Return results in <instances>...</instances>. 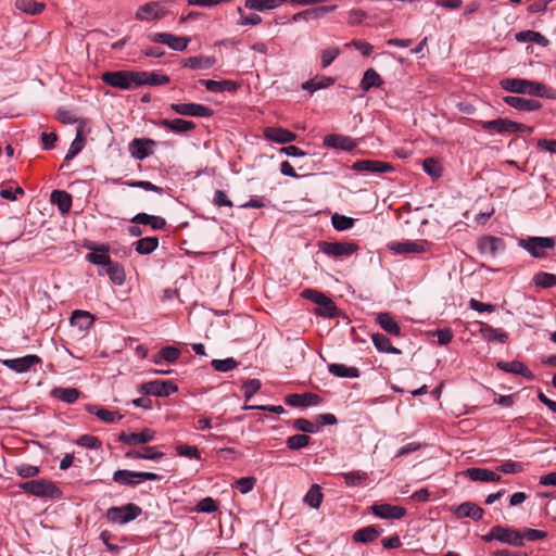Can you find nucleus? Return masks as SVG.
Here are the masks:
<instances>
[{
  "mask_svg": "<svg viewBox=\"0 0 556 556\" xmlns=\"http://www.w3.org/2000/svg\"><path fill=\"white\" fill-rule=\"evenodd\" d=\"M500 86L508 92L556 100V90L540 81L523 78H504L500 80Z\"/></svg>",
  "mask_w": 556,
  "mask_h": 556,
  "instance_id": "obj_1",
  "label": "nucleus"
},
{
  "mask_svg": "<svg viewBox=\"0 0 556 556\" xmlns=\"http://www.w3.org/2000/svg\"><path fill=\"white\" fill-rule=\"evenodd\" d=\"M555 239L552 237H527L518 240V247L526 250L532 257L544 258L546 251L555 248Z\"/></svg>",
  "mask_w": 556,
  "mask_h": 556,
  "instance_id": "obj_2",
  "label": "nucleus"
},
{
  "mask_svg": "<svg viewBox=\"0 0 556 556\" xmlns=\"http://www.w3.org/2000/svg\"><path fill=\"white\" fill-rule=\"evenodd\" d=\"M137 71H108L101 74V80L119 90H130L136 87Z\"/></svg>",
  "mask_w": 556,
  "mask_h": 556,
  "instance_id": "obj_3",
  "label": "nucleus"
},
{
  "mask_svg": "<svg viewBox=\"0 0 556 556\" xmlns=\"http://www.w3.org/2000/svg\"><path fill=\"white\" fill-rule=\"evenodd\" d=\"M302 295L317 305L314 311L316 315L327 318H333L338 315L333 301L326 294L313 289H306L302 292Z\"/></svg>",
  "mask_w": 556,
  "mask_h": 556,
  "instance_id": "obj_4",
  "label": "nucleus"
},
{
  "mask_svg": "<svg viewBox=\"0 0 556 556\" xmlns=\"http://www.w3.org/2000/svg\"><path fill=\"white\" fill-rule=\"evenodd\" d=\"M20 489L37 497L58 498L61 495V491L55 484L46 479L23 482L20 484Z\"/></svg>",
  "mask_w": 556,
  "mask_h": 556,
  "instance_id": "obj_5",
  "label": "nucleus"
},
{
  "mask_svg": "<svg viewBox=\"0 0 556 556\" xmlns=\"http://www.w3.org/2000/svg\"><path fill=\"white\" fill-rule=\"evenodd\" d=\"M141 507L129 503L123 506H114L109 508L106 510V518L112 523L125 525L135 520L141 515Z\"/></svg>",
  "mask_w": 556,
  "mask_h": 556,
  "instance_id": "obj_6",
  "label": "nucleus"
},
{
  "mask_svg": "<svg viewBox=\"0 0 556 556\" xmlns=\"http://www.w3.org/2000/svg\"><path fill=\"white\" fill-rule=\"evenodd\" d=\"M162 477L154 472L132 471L126 469L116 470L113 473V481L121 485L135 486L144 480H161Z\"/></svg>",
  "mask_w": 556,
  "mask_h": 556,
  "instance_id": "obj_7",
  "label": "nucleus"
},
{
  "mask_svg": "<svg viewBox=\"0 0 556 556\" xmlns=\"http://www.w3.org/2000/svg\"><path fill=\"white\" fill-rule=\"evenodd\" d=\"M148 39L154 43L166 45L175 51L186 50L189 42L191 41L190 37L176 36L170 33H153L148 35Z\"/></svg>",
  "mask_w": 556,
  "mask_h": 556,
  "instance_id": "obj_8",
  "label": "nucleus"
},
{
  "mask_svg": "<svg viewBox=\"0 0 556 556\" xmlns=\"http://www.w3.org/2000/svg\"><path fill=\"white\" fill-rule=\"evenodd\" d=\"M170 110L176 114L190 117H212L214 110L199 103H172Z\"/></svg>",
  "mask_w": 556,
  "mask_h": 556,
  "instance_id": "obj_9",
  "label": "nucleus"
},
{
  "mask_svg": "<svg viewBox=\"0 0 556 556\" xmlns=\"http://www.w3.org/2000/svg\"><path fill=\"white\" fill-rule=\"evenodd\" d=\"M178 387L168 380H153L142 383L139 391L147 395L168 396L175 393Z\"/></svg>",
  "mask_w": 556,
  "mask_h": 556,
  "instance_id": "obj_10",
  "label": "nucleus"
},
{
  "mask_svg": "<svg viewBox=\"0 0 556 556\" xmlns=\"http://www.w3.org/2000/svg\"><path fill=\"white\" fill-rule=\"evenodd\" d=\"M477 123L483 130H493L500 135L516 134L517 129L520 128L517 122L502 117L492 121H478Z\"/></svg>",
  "mask_w": 556,
  "mask_h": 556,
  "instance_id": "obj_11",
  "label": "nucleus"
},
{
  "mask_svg": "<svg viewBox=\"0 0 556 556\" xmlns=\"http://www.w3.org/2000/svg\"><path fill=\"white\" fill-rule=\"evenodd\" d=\"M164 3H166V1H151L139 7L136 12V18L139 21L163 18L167 14Z\"/></svg>",
  "mask_w": 556,
  "mask_h": 556,
  "instance_id": "obj_12",
  "label": "nucleus"
},
{
  "mask_svg": "<svg viewBox=\"0 0 556 556\" xmlns=\"http://www.w3.org/2000/svg\"><path fill=\"white\" fill-rule=\"evenodd\" d=\"M156 141L150 138H135L129 142L128 150L135 160L142 161L153 153Z\"/></svg>",
  "mask_w": 556,
  "mask_h": 556,
  "instance_id": "obj_13",
  "label": "nucleus"
},
{
  "mask_svg": "<svg viewBox=\"0 0 556 556\" xmlns=\"http://www.w3.org/2000/svg\"><path fill=\"white\" fill-rule=\"evenodd\" d=\"M0 362L9 369L22 374L40 364L41 359L37 355L29 354L18 358L2 359Z\"/></svg>",
  "mask_w": 556,
  "mask_h": 556,
  "instance_id": "obj_14",
  "label": "nucleus"
},
{
  "mask_svg": "<svg viewBox=\"0 0 556 556\" xmlns=\"http://www.w3.org/2000/svg\"><path fill=\"white\" fill-rule=\"evenodd\" d=\"M321 251L333 257L349 256L357 251V244L353 242H323Z\"/></svg>",
  "mask_w": 556,
  "mask_h": 556,
  "instance_id": "obj_15",
  "label": "nucleus"
},
{
  "mask_svg": "<svg viewBox=\"0 0 556 556\" xmlns=\"http://www.w3.org/2000/svg\"><path fill=\"white\" fill-rule=\"evenodd\" d=\"M503 239L493 236H484L478 240V250L483 255L495 257L498 252L505 250Z\"/></svg>",
  "mask_w": 556,
  "mask_h": 556,
  "instance_id": "obj_16",
  "label": "nucleus"
},
{
  "mask_svg": "<svg viewBox=\"0 0 556 556\" xmlns=\"http://www.w3.org/2000/svg\"><path fill=\"white\" fill-rule=\"evenodd\" d=\"M351 168L355 172L369 173H388L394 169L390 163L378 160H358L352 164Z\"/></svg>",
  "mask_w": 556,
  "mask_h": 556,
  "instance_id": "obj_17",
  "label": "nucleus"
},
{
  "mask_svg": "<svg viewBox=\"0 0 556 556\" xmlns=\"http://www.w3.org/2000/svg\"><path fill=\"white\" fill-rule=\"evenodd\" d=\"M263 136L266 140L279 144H285L294 141L298 138L295 132L282 127H265Z\"/></svg>",
  "mask_w": 556,
  "mask_h": 556,
  "instance_id": "obj_18",
  "label": "nucleus"
},
{
  "mask_svg": "<svg viewBox=\"0 0 556 556\" xmlns=\"http://www.w3.org/2000/svg\"><path fill=\"white\" fill-rule=\"evenodd\" d=\"M372 514L381 519H401L405 516L406 509L402 506L391 504H375L371 506Z\"/></svg>",
  "mask_w": 556,
  "mask_h": 556,
  "instance_id": "obj_19",
  "label": "nucleus"
},
{
  "mask_svg": "<svg viewBox=\"0 0 556 556\" xmlns=\"http://www.w3.org/2000/svg\"><path fill=\"white\" fill-rule=\"evenodd\" d=\"M503 101L510 108H514L520 112H532L542 108V103L538 100L526 99L517 96H505Z\"/></svg>",
  "mask_w": 556,
  "mask_h": 556,
  "instance_id": "obj_20",
  "label": "nucleus"
},
{
  "mask_svg": "<svg viewBox=\"0 0 556 556\" xmlns=\"http://www.w3.org/2000/svg\"><path fill=\"white\" fill-rule=\"evenodd\" d=\"M136 87L141 86H163L170 83V77L157 72L137 71Z\"/></svg>",
  "mask_w": 556,
  "mask_h": 556,
  "instance_id": "obj_21",
  "label": "nucleus"
},
{
  "mask_svg": "<svg viewBox=\"0 0 556 556\" xmlns=\"http://www.w3.org/2000/svg\"><path fill=\"white\" fill-rule=\"evenodd\" d=\"M157 126L170 130L174 134H186L197 128V125L192 121L184 118L167 119L162 118L156 123Z\"/></svg>",
  "mask_w": 556,
  "mask_h": 556,
  "instance_id": "obj_22",
  "label": "nucleus"
},
{
  "mask_svg": "<svg viewBox=\"0 0 556 556\" xmlns=\"http://www.w3.org/2000/svg\"><path fill=\"white\" fill-rule=\"evenodd\" d=\"M323 143L328 149H338L343 151H352L356 147V143L352 138L339 134L325 136Z\"/></svg>",
  "mask_w": 556,
  "mask_h": 556,
  "instance_id": "obj_23",
  "label": "nucleus"
},
{
  "mask_svg": "<svg viewBox=\"0 0 556 556\" xmlns=\"http://www.w3.org/2000/svg\"><path fill=\"white\" fill-rule=\"evenodd\" d=\"M337 10V5H321L316 8L306 9L292 16L294 22L309 21L324 17L326 14Z\"/></svg>",
  "mask_w": 556,
  "mask_h": 556,
  "instance_id": "obj_24",
  "label": "nucleus"
},
{
  "mask_svg": "<svg viewBox=\"0 0 556 556\" xmlns=\"http://www.w3.org/2000/svg\"><path fill=\"white\" fill-rule=\"evenodd\" d=\"M286 403L290 406L295 407H306V406H315L321 403V399L319 395L315 393H293L287 396Z\"/></svg>",
  "mask_w": 556,
  "mask_h": 556,
  "instance_id": "obj_25",
  "label": "nucleus"
},
{
  "mask_svg": "<svg viewBox=\"0 0 556 556\" xmlns=\"http://www.w3.org/2000/svg\"><path fill=\"white\" fill-rule=\"evenodd\" d=\"M154 439V432L150 429H144L141 432H132L126 433L122 432L119 434L118 441L129 445H138L146 444L151 442Z\"/></svg>",
  "mask_w": 556,
  "mask_h": 556,
  "instance_id": "obj_26",
  "label": "nucleus"
},
{
  "mask_svg": "<svg viewBox=\"0 0 556 556\" xmlns=\"http://www.w3.org/2000/svg\"><path fill=\"white\" fill-rule=\"evenodd\" d=\"M454 514L458 518H471L475 521H479L482 519L484 511L477 504L465 502L455 508Z\"/></svg>",
  "mask_w": 556,
  "mask_h": 556,
  "instance_id": "obj_27",
  "label": "nucleus"
},
{
  "mask_svg": "<svg viewBox=\"0 0 556 556\" xmlns=\"http://www.w3.org/2000/svg\"><path fill=\"white\" fill-rule=\"evenodd\" d=\"M497 530V541L502 543H507L513 546H522L523 545V535H521V532L517 530H513L509 528H504L501 526H496Z\"/></svg>",
  "mask_w": 556,
  "mask_h": 556,
  "instance_id": "obj_28",
  "label": "nucleus"
},
{
  "mask_svg": "<svg viewBox=\"0 0 556 556\" xmlns=\"http://www.w3.org/2000/svg\"><path fill=\"white\" fill-rule=\"evenodd\" d=\"M496 366L503 371L520 375L530 380L534 378L532 371L523 363L519 361L498 362Z\"/></svg>",
  "mask_w": 556,
  "mask_h": 556,
  "instance_id": "obj_29",
  "label": "nucleus"
},
{
  "mask_svg": "<svg viewBox=\"0 0 556 556\" xmlns=\"http://www.w3.org/2000/svg\"><path fill=\"white\" fill-rule=\"evenodd\" d=\"M216 63V59L214 56L206 55H194L181 61V65L184 67H189L191 70H207L214 66Z\"/></svg>",
  "mask_w": 556,
  "mask_h": 556,
  "instance_id": "obj_30",
  "label": "nucleus"
},
{
  "mask_svg": "<svg viewBox=\"0 0 556 556\" xmlns=\"http://www.w3.org/2000/svg\"><path fill=\"white\" fill-rule=\"evenodd\" d=\"M376 321L386 332L395 337L401 336V328L391 314L379 313L377 314Z\"/></svg>",
  "mask_w": 556,
  "mask_h": 556,
  "instance_id": "obj_31",
  "label": "nucleus"
},
{
  "mask_svg": "<svg viewBox=\"0 0 556 556\" xmlns=\"http://www.w3.org/2000/svg\"><path fill=\"white\" fill-rule=\"evenodd\" d=\"M467 476L472 481L481 482H497L501 480V476L492 470L485 468H469Z\"/></svg>",
  "mask_w": 556,
  "mask_h": 556,
  "instance_id": "obj_32",
  "label": "nucleus"
},
{
  "mask_svg": "<svg viewBox=\"0 0 556 556\" xmlns=\"http://www.w3.org/2000/svg\"><path fill=\"white\" fill-rule=\"evenodd\" d=\"M515 39L518 42H534L541 47H547L549 40L539 31L534 30H522L515 35Z\"/></svg>",
  "mask_w": 556,
  "mask_h": 556,
  "instance_id": "obj_33",
  "label": "nucleus"
},
{
  "mask_svg": "<svg viewBox=\"0 0 556 556\" xmlns=\"http://www.w3.org/2000/svg\"><path fill=\"white\" fill-rule=\"evenodd\" d=\"M372 343L380 353H389L400 355V349L392 345L390 339L382 333H374L371 336Z\"/></svg>",
  "mask_w": 556,
  "mask_h": 556,
  "instance_id": "obj_34",
  "label": "nucleus"
},
{
  "mask_svg": "<svg viewBox=\"0 0 556 556\" xmlns=\"http://www.w3.org/2000/svg\"><path fill=\"white\" fill-rule=\"evenodd\" d=\"M382 85L381 76L374 68H368L364 73L359 87L363 91H369L371 88H380Z\"/></svg>",
  "mask_w": 556,
  "mask_h": 556,
  "instance_id": "obj_35",
  "label": "nucleus"
},
{
  "mask_svg": "<svg viewBox=\"0 0 556 556\" xmlns=\"http://www.w3.org/2000/svg\"><path fill=\"white\" fill-rule=\"evenodd\" d=\"M328 370L336 377L339 378H358L359 369L357 367H349L344 364H330Z\"/></svg>",
  "mask_w": 556,
  "mask_h": 556,
  "instance_id": "obj_36",
  "label": "nucleus"
},
{
  "mask_svg": "<svg viewBox=\"0 0 556 556\" xmlns=\"http://www.w3.org/2000/svg\"><path fill=\"white\" fill-rule=\"evenodd\" d=\"M109 248L106 245H101L98 249H94L93 252L88 253L86 255L87 261H89L92 264L106 267L111 262V257L108 254Z\"/></svg>",
  "mask_w": 556,
  "mask_h": 556,
  "instance_id": "obj_37",
  "label": "nucleus"
},
{
  "mask_svg": "<svg viewBox=\"0 0 556 556\" xmlns=\"http://www.w3.org/2000/svg\"><path fill=\"white\" fill-rule=\"evenodd\" d=\"M104 273L109 276L110 280L116 285L122 286L125 282L124 267L117 262H111L105 268Z\"/></svg>",
  "mask_w": 556,
  "mask_h": 556,
  "instance_id": "obj_38",
  "label": "nucleus"
},
{
  "mask_svg": "<svg viewBox=\"0 0 556 556\" xmlns=\"http://www.w3.org/2000/svg\"><path fill=\"white\" fill-rule=\"evenodd\" d=\"M85 147V138H84V130L81 124L76 129V137L71 143V147L65 155V161L68 162L73 160L78 153L81 152V150Z\"/></svg>",
  "mask_w": 556,
  "mask_h": 556,
  "instance_id": "obj_39",
  "label": "nucleus"
},
{
  "mask_svg": "<svg viewBox=\"0 0 556 556\" xmlns=\"http://www.w3.org/2000/svg\"><path fill=\"white\" fill-rule=\"evenodd\" d=\"M50 203L58 208H71L72 195L65 190H53L50 194Z\"/></svg>",
  "mask_w": 556,
  "mask_h": 556,
  "instance_id": "obj_40",
  "label": "nucleus"
},
{
  "mask_svg": "<svg viewBox=\"0 0 556 556\" xmlns=\"http://www.w3.org/2000/svg\"><path fill=\"white\" fill-rule=\"evenodd\" d=\"M87 410L90 414H94L99 419L106 424H114L115 421L121 420L123 417L122 415H118L117 412L109 410L105 408H98L94 405L87 406Z\"/></svg>",
  "mask_w": 556,
  "mask_h": 556,
  "instance_id": "obj_41",
  "label": "nucleus"
},
{
  "mask_svg": "<svg viewBox=\"0 0 556 556\" xmlns=\"http://www.w3.org/2000/svg\"><path fill=\"white\" fill-rule=\"evenodd\" d=\"M79 391L75 388H55L52 390V395L60 401L73 404L75 403L79 397Z\"/></svg>",
  "mask_w": 556,
  "mask_h": 556,
  "instance_id": "obj_42",
  "label": "nucleus"
},
{
  "mask_svg": "<svg viewBox=\"0 0 556 556\" xmlns=\"http://www.w3.org/2000/svg\"><path fill=\"white\" fill-rule=\"evenodd\" d=\"M15 8L24 13L36 15L42 12L45 3L35 0H16Z\"/></svg>",
  "mask_w": 556,
  "mask_h": 556,
  "instance_id": "obj_43",
  "label": "nucleus"
},
{
  "mask_svg": "<svg viewBox=\"0 0 556 556\" xmlns=\"http://www.w3.org/2000/svg\"><path fill=\"white\" fill-rule=\"evenodd\" d=\"M286 0H245V8L255 11L273 10L282 4Z\"/></svg>",
  "mask_w": 556,
  "mask_h": 556,
  "instance_id": "obj_44",
  "label": "nucleus"
},
{
  "mask_svg": "<svg viewBox=\"0 0 556 556\" xmlns=\"http://www.w3.org/2000/svg\"><path fill=\"white\" fill-rule=\"evenodd\" d=\"M379 535L380 531L378 529L374 526H368L357 530L353 535V540L355 542L369 543L375 541Z\"/></svg>",
  "mask_w": 556,
  "mask_h": 556,
  "instance_id": "obj_45",
  "label": "nucleus"
},
{
  "mask_svg": "<svg viewBox=\"0 0 556 556\" xmlns=\"http://www.w3.org/2000/svg\"><path fill=\"white\" fill-rule=\"evenodd\" d=\"M324 495L318 484H313L304 496V503L312 508H319Z\"/></svg>",
  "mask_w": 556,
  "mask_h": 556,
  "instance_id": "obj_46",
  "label": "nucleus"
},
{
  "mask_svg": "<svg viewBox=\"0 0 556 556\" xmlns=\"http://www.w3.org/2000/svg\"><path fill=\"white\" fill-rule=\"evenodd\" d=\"M136 252L141 255L152 253L159 245V239L156 237H146L138 240L136 243Z\"/></svg>",
  "mask_w": 556,
  "mask_h": 556,
  "instance_id": "obj_47",
  "label": "nucleus"
},
{
  "mask_svg": "<svg viewBox=\"0 0 556 556\" xmlns=\"http://www.w3.org/2000/svg\"><path fill=\"white\" fill-rule=\"evenodd\" d=\"M480 331H481L482 337L488 341H497V342L504 343L508 338L506 332H504L500 329L493 328L490 325H483L481 327Z\"/></svg>",
  "mask_w": 556,
  "mask_h": 556,
  "instance_id": "obj_48",
  "label": "nucleus"
},
{
  "mask_svg": "<svg viewBox=\"0 0 556 556\" xmlns=\"http://www.w3.org/2000/svg\"><path fill=\"white\" fill-rule=\"evenodd\" d=\"M303 161L296 164L298 170L301 172L300 177H307L313 174V172L319 169V163L316 162L312 155L307 153V157H302Z\"/></svg>",
  "mask_w": 556,
  "mask_h": 556,
  "instance_id": "obj_49",
  "label": "nucleus"
},
{
  "mask_svg": "<svg viewBox=\"0 0 556 556\" xmlns=\"http://www.w3.org/2000/svg\"><path fill=\"white\" fill-rule=\"evenodd\" d=\"M179 356L180 351L177 348L165 346L154 356L153 361L155 364H160L162 361L174 363Z\"/></svg>",
  "mask_w": 556,
  "mask_h": 556,
  "instance_id": "obj_50",
  "label": "nucleus"
},
{
  "mask_svg": "<svg viewBox=\"0 0 556 556\" xmlns=\"http://www.w3.org/2000/svg\"><path fill=\"white\" fill-rule=\"evenodd\" d=\"M390 249L399 254L420 253L422 251V247L415 242H393L390 244Z\"/></svg>",
  "mask_w": 556,
  "mask_h": 556,
  "instance_id": "obj_51",
  "label": "nucleus"
},
{
  "mask_svg": "<svg viewBox=\"0 0 556 556\" xmlns=\"http://www.w3.org/2000/svg\"><path fill=\"white\" fill-rule=\"evenodd\" d=\"M355 219L345 215L334 213L331 216V224L338 231H344L353 227Z\"/></svg>",
  "mask_w": 556,
  "mask_h": 556,
  "instance_id": "obj_52",
  "label": "nucleus"
},
{
  "mask_svg": "<svg viewBox=\"0 0 556 556\" xmlns=\"http://www.w3.org/2000/svg\"><path fill=\"white\" fill-rule=\"evenodd\" d=\"M211 366L220 372H227L233 370L239 366V362L233 357H227L225 359H213Z\"/></svg>",
  "mask_w": 556,
  "mask_h": 556,
  "instance_id": "obj_53",
  "label": "nucleus"
},
{
  "mask_svg": "<svg viewBox=\"0 0 556 556\" xmlns=\"http://www.w3.org/2000/svg\"><path fill=\"white\" fill-rule=\"evenodd\" d=\"M533 282L536 287L552 288L556 286V275L551 273H538L533 277Z\"/></svg>",
  "mask_w": 556,
  "mask_h": 556,
  "instance_id": "obj_54",
  "label": "nucleus"
},
{
  "mask_svg": "<svg viewBox=\"0 0 556 556\" xmlns=\"http://www.w3.org/2000/svg\"><path fill=\"white\" fill-rule=\"evenodd\" d=\"M424 170L432 178H439L442 175V167L438 160L433 157H427L422 162Z\"/></svg>",
  "mask_w": 556,
  "mask_h": 556,
  "instance_id": "obj_55",
  "label": "nucleus"
},
{
  "mask_svg": "<svg viewBox=\"0 0 556 556\" xmlns=\"http://www.w3.org/2000/svg\"><path fill=\"white\" fill-rule=\"evenodd\" d=\"M311 441V438L303 433V434H294L287 439V446L290 450H300L308 445Z\"/></svg>",
  "mask_w": 556,
  "mask_h": 556,
  "instance_id": "obj_56",
  "label": "nucleus"
},
{
  "mask_svg": "<svg viewBox=\"0 0 556 556\" xmlns=\"http://www.w3.org/2000/svg\"><path fill=\"white\" fill-rule=\"evenodd\" d=\"M345 484L348 486H357L361 485L366 479L367 473L361 470L351 471L343 473Z\"/></svg>",
  "mask_w": 556,
  "mask_h": 556,
  "instance_id": "obj_57",
  "label": "nucleus"
},
{
  "mask_svg": "<svg viewBox=\"0 0 556 556\" xmlns=\"http://www.w3.org/2000/svg\"><path fill=\"white\" fill-rule=\"evenodd\" d=\"M76 444L91 450H98L102 446V442L97 437L90 434L80 435Z\"/></svg>",
  "mask_w": 556,
  "mask_h": 556,
  "instance_id": "obj_58",
  "label": "nucleus"
},
{
  "mask_svg": "<svg viewBox=\"0 0 556 556\" xmlns=\"http://www.w3.org/2000/svg\"><path fill=\"white\" fill-rule=\"evenodd\" d=\"M92 323V316L88 312L75 311L72 315V324L86 328Z\"/></svg>",
  "mask_w": 556,
  "mask_h": 556,
  "instance_id": "obj_59",
  "label": "nucleus"
},
{
  "mask_svg": "<svg viewBox=\"0 0 556 556\" xmlns=\"http://www.w3.org/2000/svg\"><path fill=\"white\" fill-rule=\"evenodd\" d=\"M292 426L295 430L305 433H315L318 430V427L315 424L304 418L294 419Z\"/></svg>",
  "mask_w": 556,
  "mask_h": 556,
  "instance_id": "obj_60",
  "label": "nucleus"
},
{
  "mask_svg": "<svg viewBox=\"0 0 556 556\" xmlns=\"http://www.w3.org/2000/svg\"><path fill=\"white\" fill-rule=\"evenodd\" d=\"M15 471H16L17 476L26 479V478H33V477H36L37 475H39L40 469L38 466L22 464V465L15 467Z\"/></svg>",
  "mask_w": 556,
  "mask_h": 556,
  "instance_id": "obj_61",
  "label": "nucleus"
},
{
  "mask_svg": "<svg viewBox=\"0 0 556 556\" xmlns=\"http://www.w3.org/2000/svg\"><path fill=\"white\" fill-rule=\"evenodd\" d=\"M341 53V50L338 47L325 49L321 51V67H328L336 58Z\"/></svg>",
  "mask_w": 556,
  "mask_h": 556,
  "instance_id": "obj_62",
  "label": "nucleus"
},
{
  "mask_svg": "<svg viewBox=\"0 0 556 556\" xmlns=\"http://www.w3.org/2000/svg\"><path fill=\"white\" fill-rule=\"evenodd\" d=\"M262 384L258 379H249L243 384V394L247 400H250L260 389Z\"/></svg>",
  "mask_w": 556,
  "mask_h": 556,
  "instance_id": "obj_63",
  "label": "nucleus"
},
{
  "mask_svg": "<svg viewBox=\"0 0 556 556\" xmlns=\"http://www.w3.org/2000/svg\"><path fill=\"white\" fill-rule=\"evenodd\" d=\"M195 510L211 514L217 510V504L212 497H204L197 504Z\"/></svg>",
  "mask_w": 556,
  "mask_h": 556,
  "instance_id": "obj_64",
  "label": "nucleus"
}]
</instances>
